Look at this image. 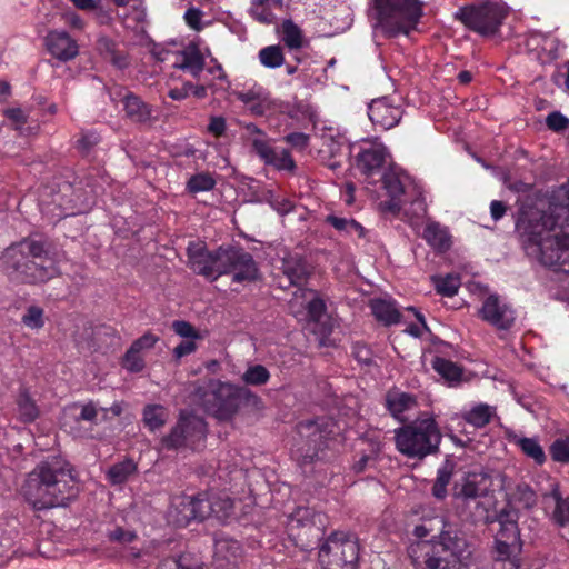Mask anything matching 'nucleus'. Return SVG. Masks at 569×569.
I'll return each mask as SVG.
<instances>
[{
  "mask_svg": "<svg viewBox=\"0 0 569 569\" xmlns=\"http://www.w3.org/2000/svg\"><path fill=\"white\" fill-rule=\"evenodd\" d=\"M516 226L529 256L556 271L569 272V234L557 228L551 213L523 209Z\"/></svg>",
  "mask_w": 569,
  "mask_h": 569,
  "instance_id": "obj_1",
  "label": "nucleus"
},
{
  "mask_svg": "<svg viewBox=\"0 0 569 569\" xmlns=\"http://www.w3.org/2000/svg\"><path fill=\"white\" fill-rule=\"evenodd\" d=\"M78 492L73 468L61 458H52L38 465L23 486L26 499L37 510L67 506Z\"/></svg>",
  "mask_w": 569,
  "mask_h": 569,
  "instance_id": "obj_2",
  "label": "nucleus"
},
{
  "mask_svg": "<svg viewBox=\"0 0 569 569\" xmlns=\"http://www.w3.org/2000/svg\"><path fill=\"white\" fill-rule=\"evenodd\" d=\"M7 268L26 282H43L58 273L56 262L49 257L44 243L23 240L9 247L3 256Z\"/></svg>",
  "mask_w": 569,
  "mask_h": 569,
  "instance_id": "obj_3",
  "label": "nucleus"
},
{
  "mask_svg": "<svg viewBox=\"0 0 569 569\" xmlns=\"http://www.w3.org/2000/svg\"><path fill=\"white\" fill-rule=\"evenodd\" d=\"M373 4L378 13L376 28L387 37L408 34L422 16L419 0H373Z\"/></svg>",
  "mask_w": 569,
  "mask_h": 569,
  "instance_id": "obj_4",
  "label": "nucleus"
},
{
  "mask_svg": "<svg viewBox=\"0 0 569 569\" xmlns=\"http://www.w3.org/2000/svg\"><path fill=\"white\" fill-rule=\"evenodd\" d=\"M440 440V431L432 418L416 420L396 431L397 449L410 458H422L435 452Z\"/></svg>",
  "mask_w": 569,
  "mask_h": 569,
  "instance_id": "obj_5",
  "label": "nucleus"
},
{
  "mask_svg": "<svg viewBox=\"0 0 569 569\" xmlns=\"http://www.w3.org/2000/svg\"><path fill=\"white\" fill-rule=\"evenodd\" d=\"M200 403L207 412L220 420L232 418L240 405V387L229 382L210 379L197 389Z\"/></svg>",
  "mask_w": 569,
  "mask_h": 569,
  "instance_id": "obj_6",
  "label": "nucleus"
},
{
  "mask_svg": "<svg viewBox=\"0 0 569 569\" xmlns=\"http://www.w3.org/2000/svg\"><path fill=\"white\" fill-rule=\"evenodd\" d=\"M358 556L357 541L343 532L331 533L318 553L322 569H357Z\"/></svg>",
  "mask_w": 569,
  "mask_h": 569,
  "instance_id": "obj_7",
  "label": "nucleus"
},
{
  "mask_svg": "<svg viewBox=\"0 0 569 569\" xmlns=\"http://www.w3.org/2000/svg\"><path fill=\"white\" fill-rule=\"evenodd\" d=\"M204 437V421L198 416L181 413L177 425L161 439L160 448L166 450L194 448Z\"/></svg>",
  "mask_w": 569,
  "mask_h": 569,
  "instance_id": "obj_8",
  "label": "nucleus"
},
{
  "mask_svg": "<svg viewBox=\"0 0 569 569\" xmlns=\"http://www.w3.org/2000/svg\"><path fill=\"white\" fill-rule=\"evenodd\" d=\"M458 14L467 28L482 36L495 34L506 18L505 10L495 3L463 8Z\"/></svg>",
  "mask_w": 569,
  "mask_h": 569,
  "instance_id": "obj_9",
  "label": "nucleus"
},
{
  "mask_svg": "<svg viewBox=\"0 0 569 569\" xmlns=\"http://www.w3.org/2000/svg\"><path fill=\"white\" fill-rule=\"evenodd\" d=\"M208 510V506L201 503L200 493L198 496L179 495L171 499L167 519L176 527H187L192 520H204Z\"/></svg>",
  "mask_w": 569,
  "mask_h": 569,
  "instance_id": "obj_10",
  "label": "nucleus"
},
{
  "mask_svg": "<svg viewBox=\"0 0 569 569\" xmlns=\"http://www.w3.org/2000/svg\"><path fill=\"white\" fill-rule=\"evenodd\" d=\"M498 476V473L483 468L469 471L455 485V496L463 500H475L487 496L491 490L493 479Z\"/></svg>",
  "mask_w": 569,
  "mask_h": 569,
  "instance_id": "obj_11",
  "label": "nucleus"
},
{
  "mask_svg": "<svg viewBox=\"0 0 569 569\" xmlns=\"http://www.w3.org/2000/svg\"><path fill=\"white\" fill-rule=\"evenodd\" d=\"M437 523L441 526L438 538L442 552L450 553V561L465 563L472 555L471 547L465 536L456 527L446 523L443 519H438Z\"/></svg>",
  "mask_w": 569,
  "mask_h": 569,
  "instance_id": "obj_12",
  "label": "nucleus"
},
{
  "mask_svg": "<svg viewBox=\"0 0 569 569\" xmlns=\"http://www.w3.org/2000/svg\"><path fill=\"white\" fill-rule=\"evenodd\" d=\"M98 412L97 407L92 402L83 405L73 403L63 411L62 427L74 437H88V430L82 423L96 425Z\"/></svg>",
  "mask_w": 569,
  "mask_h": 569,
  "instance_id": "obj_13",
  "label": "nucleus"
},
{
  "mask_svg": "<svg viewBox=\"0 0 569 569\" xmlns=\"http://www.w3.org/2000/svg\"><path fill=\"white\" fill-rule=\"evenodd\" d=\"M388 152L386 147L373 141H363L356 156V167L367 178L380 173L387 162Z\"/></svg>",
  "mask_w": 569,
  "mask_h": 569,
  "instance_id": "obj_14",
  "label": "nucleus"
},
{
  "mask_svg": "<svg viewBox=\"0 0 569 569\" xmlns=\"http://www.w3.org/2000/svg\"><path fill=\"white\" fill-rule=\"evenodd\" d=\"M479 317L500 330L509 329L516 319L513 309L497 296H489L485 299L479 310Z\"/></svg>",
  "mask_w": 569,
  "mask_h": 569,
  "instance_id": "obj_15",
  "label": "nucleus"
},
{
  "mask_svg": "<svg viewBox=\"0 0 569 569\" xmlns=\"http://www.w3.org/2000/svg\"><path fill=\"white\" fill-rule=\"evenodd\" d=\"M382 183L390 198L389 200L380 203L382 210L393 214L399 213L406 202L403 197L406 196L408 177L390 169L383 173Z\"/></svg>",
  "mask_w": 569,
  "mask_h": 569,
  "instance_id": "obj_16",
  "label": "nucleus"
},
{
  "mask_svg": "<svg viewBox=\"0 0 569 569\" xmlns=\"http://www.w3.org/2000/svg\"><path fill=\"white\" fill-rule=\"evenodd\" d=\"M368 116L375 127L389 130L399 123L402 110L399 106L392 104L387 98H380L371 101Z\"/></svg>",
  "mask_w": 569,
  "mask_h": 569,
  "instance_id": "obj_17",
  "label": "nucleus"
},
{
  "mask_svg": "<svg viewBox=\"0 0 569 569\" xmlns=\"http://www.w3.org/2000/svg\"><path fill=\"white\" fill-rule=\"evenodd\" d=\"M213 543V562L218 568L237 565L243 555L241 543L224 533H218Z\"/></svg>",
  "mask_w": 569,
  "mask_h": 569,
  "instance_id": "obj_18",
  "label": "nucleus"
},
{
  "mask_svg": "<svg viewBox=\"0 0 569 569\" xmlns=\"http://www.w3.org/2000/svg\"><path fill=\"white\" fill-rule=\"evenodd\" d=\"M48 51L60 61H69L77 57L79 47L66 31H50L46 37Z\"/></svg>",
  "mask_w": 569,
  "mask_h": 569,
  "instance_id": "obj_19",
  "label": "nucleus"
},
{
  "mask_svg": "<svg viewBox=\"0 0 569 569\" xmlns=\"http://www.w3.org/2000/svg\"><path fill=\"white\" fill-rule=\"evenodd\" d=\"M411 553L423 552L425 569H467L466 563L450 561L449 557L442 556L437 546L430 547L427 542H419L412 546Z\"/></svg>",
  "mask_w": 569,
  "mask_h": 569,
  "instance_id": "obj_20",
  "label": "nucleus"
},
{
  "mask_svg": "<svg viewBox=\"0 0 569 569\" xmlns=\"http://www.w3.org/2000/svg\"><path fill=\"white\" fill-rule=\"evenodd\" d=\"M189 268L210 280L212 251L207 249L204 242L192 241L187 248Z\"/></svg>",
  "mask_w": 569,
  "mask_h": 569,
  "instance_id": "obj_21",
  "label": "nucleus"
},
{
  "mask_svg": "<svg viewBox=\"0 0 569 569\" xmlns=\"http://www.w3.org/2000/svg\"><path fill=\"white\" fill-rule=\"evenodd\" d=\"M233 253L237 257L232 259L229 271V273L233 276V281L243 282L256 280L258 277V267L252 256L241 248H234Z\"/></svg>",
  "mask_w": 569,
  "mask_h": 569,
  "instance_id": "obj_22",
  "label": "nucleus"
},
{
  "mask_svg": "<svg viewBox=\"0 0 569 569\" xmlns=\"http://www.w3.org/2000/svg\"><path fill=\"white\" fill-rule=\"evenodd\" d=\"M522 542H508L495 539L493 559L502 565V569H520Z\"/></svg>",
  "mask_w": 569,
  "mask_h": 569,
  "instance_id": "obj_23",
  "label": "nucleus"
},
{
  "mask_svg": "<svg viewBox=\"0 0 569 569\" xmlns=\"http://www.w3.org/2000/svg\"><path fill=\"white\" fill-rule=\"evenodd\" d=\"M201 503L208 506L206 519L214 517L218 520L227 519L233 510V501L226 493L204 492L200 493Z\"/></svg>",
  "mask_w": 569,
  "mask_h": 569,
  "instance_id": "obj_24",
  "label": "nucleus"
},
{
  "mask_svg": "<svg viewBox=\"0 0 569 569\" xmlns=\"http://www.w3.org/2000/svg\"><path fill=\"white\" fill-rule=\"evenodd\" d=\"M236 97L256 116H263L273 104L269 96L261 88L236 92Z\"/></svg>",
  "mask_w": 569,
  "mask_h": 569,
  "instance_id": "obj_25",
  "label": "nucleus"
},
{
  "mask_svg": "<svg viewBox=\"0 0 569 569\" xmlns=\"http://www.w3.org/2000/svg\"><path fill=\"white\" fill-rule=\"evenodd\" d=\"M325 222L347 237L365 239L368 233V230L361 223L350 217L331 213L325 218Z\"/></svg>",
  "mask_w": 569,
  "mask_h": 569,
  "instance_id": "obj_26",
  "label": "nucleus"
},
{
  "mask_svg": "<svg viewBox=\"0 0 569 569\" xmlns=\"http://www.w3.org/2000/svg\"><path fill=\"white\" fill-rule=\"evenodd\" d=\"M422 237L427 243L438 252L448 251L452 244L448 229L438 222L427 223Z\"/></svg>",
  "mask_w": 569,
  "mask_h": 569,
  "instance_id": "obj_27",
  "label": "nucleus"
},
{
  "mask_svg": "<svg viewBox=\"0 0 569 569\" xmlns=\"http://www.w3.org/2000/svg\"><path fill=\"white\" fill-rule=\"evenodd\" d=\"M122 103L127 116L131 120L141 123H147L153 120L151 107L133 93L127 92L123 96Z\"/></svg>",
  "mask_w": 569,
  "mask_h": 569,
  "instance_id": "obj_28",
  "label": "nucleus"
},
{
  "mask_svg": "<svg viewBox=\"0 0 569 569\" xmlns=\"http://www.w3.org/2000/svg\"><path fill=\"white\" fill-rule=\"evenodd\" d=\"M386 405L395 418L403 420V413L415 409L417 407V400L409 393L392 390L386 396Z\"/></svg>",
  "mask_w": 569,
  "mask_h": 569,
  "instance_id": "obj_29",
  "label": "nucleus"
},
{
  "mask_svg": "<svg viewBox=\"0 0 569 569\" xmlns=\"http://www.w3.org/2000/svg\"><path fill=\"white\" fill-rule=\"evenodd\" d=\"M282 6V0H252L250 14L261 23L271 24L276 21V11H280Z\"/></svg>",
  "mask_w": 569,
  "mask_h": 569,
  "instance_id": "obj_30",
  "label": "nucleus"
},
{
  "mask_svg": "<svg viewBox=\"0 0 569 569\" xmlns=\"http://www.w3.org/2000/svg\"><path fill=\"white\" fill-rule=\"evenodd\" d=\"M174 66L179 69L188 71L193 77H199L204 67V59L196 47H188L179 57Z\"/></svg>",
  "mask_w": 569,
  "mask_h": 569,
  "instance_id": "obj_31",
  "label": "nucleus"
},
{
  "mask_svg": "<svg viewBox=\"0 0 569 569\" xmlns=\"http://www.w3.org/2000/svg\"><path fill=\"white\" fill-rule=\"evenodd\" d=\"M498 522L500 528L495 539L508 542H522L513 511H501L498 516Z\"/></svg>",
  "mask_w": 569,
  "mask_h": 569,
  "instance_id": "obj_32",
  "label": "nucleus"
},
{
  "mask_svg": "<svg viewBox=\"0 0 569 569\" xmlns=\"http://www.w3.org/2000/svg\"><path fill=\"white\" fill-rule=\"evenodd\" d=\"M236 247H220L219 249L212 251V262L210 272V280L214 281L222 274H228L230 271V266L234 256Z\"/></svg>",
  "mask_w": 569,
  "mask_h": 569,
  "instance_id": "obj_33",
  "label": "nucleus"
},
{
  "mask_svg": "<svg viewBox=\"0 0 569 569\" xmlns=\"http://www.w3.org/2000/svg\"><path fill=\"white\" fill-rule=\"evenodd\" d=\"M283 273L292 284L302 283L309 276V268L306 261L299 256H290L283 260Z\"/></svg>",
  "mask_w": 569,
  "mask_h": 569,
  "instance_id": "obj_34",
  "label": "nucleus"
},
{
  "mask_svg": "<svg viewBox=\"0 0 569 569\" xmlns=\"http://www.w3.org/2000/svg\"><path fill=\"white\" fill-rule=\"evenodd\" d=\"M370 308L376 319L386 326L397 323L400 320V312L392 301L376 299L371 301Z\"/></svg>",
  "mask_w": 569,
  "mask_h": 569,
  "instance_id": "obj_35",
  "label": "nucleus"
},
{
  "mask_svg": "<svg viewBox=\"0 0 569 569\" xmlns=\"http://www.w3.org/2000/svg\"><path fill=\"white\" fill-rule=\"evenodd\" d=\"M137 463L131 459H126L121 462L111 466L107 472L108 481L113 485H122L137 472Z\"/></svg>",
  "mask_w": 569,
  "mask_h": 569,
  "instance_id": "obj_36",
  "label": "nucleus"
},
{
  "mask_svg": "<svg viewBox=\"0 0 569 569\" xmlns=\"http://www.w3.org/2000/svg\"><path fill=\"white\" fill-rule=\"evenodd\" d=\"M496 415V408L487 403H479L463 413V419L476 428L488 425Z\"/></svg>",
  "mask_w": 569,
  "mask_h": 569,
  "instance_id": "obj_37",
  "label": "nucleus"
},
{
  "mask_svg": "<svg viewBox=\"0 0 569 569\" xmlns=\"http://www.w3.org/2000/svg\"><path fill=\"white\" fill-rule=\"evenodd\" d=\"M549 496L556 502L553 510L555 521L561 527L569 526V498L563 499L561 497L558 482H551Z\"/></svg>",
  "mask_w": 569,
  "mask_h": 569,
  "instance_id": "obj_38",
  "label": "nucleus"
},
{
  "mask_svg": "<svg viewBox=\"0 0 569 569\" xmlns=\"http://www.w3.org/2000/svg\"><path fill=\"white\" fill-rule=\"evenodd\" d=\"M19 419L26 423L33 422L39 417V408L27 390H21L17 398Z\"/></svg>",
  "mask_w": 569,
  "mask_h": 569,
  "instance_id": "obj_39",
  "label": "nucleus"
},
{
  "mask_svg": "<svg viewBox=\"0 0 569 569\" xmlns=\"http://www.w3.org/2000/svg\"><path fill=\"white\" fill-rule=\"evenodd\" d=\"M301 297L307 300V316L310 321L320 322L326 316V303L313 291L299 290Z\"/></svg>",
  "mask_w": 569,
  "mask_h": 569,
  "instance_id": "obj_40",
  "label": "nucleus"
},
{
  "mask_svg": "<svg viewBox=\"0 0 569 569\" xmlns=\"http://www.w3.org/2000/svg\"><path fill=\"white\" fill-rule=\"evenodd\" d=\"M431 365L435 371L449 382L458 381L461 378L462 371L460 367L450 360L433 357Z\"/></svg>",
  "mask_w": 569,
  "mask_h": 569,
  "instance_id": "obj_41",
  "label": "nucleus"
},
{
  "mask_svg": "<svg viewBox=\"0 0 569 569\" xmlns=\"http://www.w3.org/2000/svg\"><path fill=\"white\" fill-rule=\"evenodd\" d=\"M282 41L290 49H300L303 44L301 29L291 20L282 23Z\"/></svg>",
  "mask_w": 569,
  "mask_h": 569,
  "instance_id": "obj_42",
  "label": "nucleus"
},
{
  "mask_svg": "<svg viewBox=\"0 0 569 569\" xmlns=\"http://www.w3.org/2000/svg\"><path fill=\"white\" fill-rule=\"evenodd\" d=\"M516 443L525 455L532 458L538 465H542L546 461L545 451L535 438H517Z\"/></svg>",
  "mask_w": 569,
  "mask_h": 569,
  "instance_id": "obj_43",
  "label": "nucleus"
},
{
  "mask_svg": "<svg viewBox=\"0 0 569 569\" xmlns=\"http://www.w3.org/2000/svg\"><path fill=\"white\" fill-rule=\"evenodd\" d=\"M259 60L267 68H278L282 66L284 56L279 46H268L259 51Z\"/></svg>",
  "mask_w": 569,
  "mask_h": 569,
  "instance_id": "obj_44",
  "label": "nucleus"
},
{
  "mask_svg": "<svg viewBox=\"0 0 569 569\" xmlns=\"http://www.w3.org/2000/svg\"><path fill=\"white\" fill-rule=\"evenodd\" d=\"M270 379V372L262 365L250 366L242 375V381L251 386L266 385Z\"/></svg>",
  "mask_w": 569,
  "mask_h": 569,
  "instance_id": "obj_45",
  "label": "nucleus"
},
{
  "mask_svg": "<svg viewBox=\"0 0 569 569\" xmlns=\"http://www.w3.org/2000/svg\"><path fill=\"white\" fill-rule=\"evenodd\" d=\"M438 293L446 297H453L460 287V278L457 274H447L433 279Z\"/></svg>",
  "mask_w": 569,
  "mask_h": 569,
  "instance_id": "obj_46",
  "label": "nucleus"
},
{
  "mask_svg": "<svg viewBox=\"0 0 569 569\" xmlns=\"http://www.w3.org/2000/svg\"><path fill=\"white\" fill-rule=\"evenodd\" d=\"M167 419V411L162 406H148L143 412L144 423L150 430H156L164 425Z\"/></svg>",
  "mask_w": 569,
  "mask_h": 569,
  "instance_id": "obj_47",
  "label": "nucleus"
},
{
  "mask_svg": "<svg viewBox=\"0 0 569 569\" xmlns=\"http://www.w3.org/2000/svg\"><path fill=\"white\" fill-rule=\"evenodd\" d=\"M214 186L216 180L210 173L207 172L192 176L187 183L188 190L192 193L212 190Z\"/></svg>",
  "mask_w": 569,
  "mask_h": 569,
  "instance_id": "obj_48",
  "label": "nucleus"
},
{
  "mask_svg": "<svg viewBox=\"0 0 569 569\" xmlns=\"http://www.w3.org/2000/svg\"><path fill=\"white\" fill-rule=\"evenodd\" d=\"M22 323L32 330H40L44 326V311L38 306H30L21 318Z\"/></svg>",
  "mask_w": 569,
  "mask_h": 569,
  "instance_id": "obj_49",
  "label": "nucleus"
},
{
  "mask_svg": "<svg viewBox=\"0 0 569 569\" xmlns=\"http://www.w3.org/2000/svg\"><path fill=\"white\" fill-rule=\"evenodd\" d=\"M122 367L130 372H140L144 369V356L137 352L131 346L122 358Z\"/></svg>",
  "mask_w": 569,
  "mask_h": 569,
  "instance_id": "obj_50",
  "label": "nucleus"
},
{
  "mask_svg": "<svg viewBox=\"0 0 569 569\" xmlns=\"http://www.w3.org/2000/svg\"><path fill=\"white\" fill-rule=\"evenodd\" d=\"M451 470L448 467H443L438 470L437 479L432 487V493L436 498L442 499L447 496V486L451 480Z\"/></svg>",
  "mask_w": 569,
  "mask_h": 569,
  "instance_id": "obj_51",
  "label": "nucleus"
},
{
  "mask_svg": "<svg viewBox=\"0 0 569 569\" xmlns=\"http://www.w3.org/2000/svg\"><path fill=\"white\" fill-rule=\"evenodd\" d=\"M268 164L273 166L278 170L292 171L296 168V163L290 152L284 149L280 151L276 150Z\"/></svg>",
  "mask_w": 569,
  "mask_h": 569,
  "instance_id": "obj_52",
  "label": "nucleus"
},
{
  "mask_svg": "<svg viewBox=\"0 0 569 569\" xmlns=\"http://www.w3.org/2000/svg\"><path fill=\"white\" fill-rule=\"evenodd\" d=\"M550 455L555 461L569 462V438L555 440L550 447Z\"/></svg>",
  "mask_w": 569,
  "mask_h": 569,
  "instance_id": "obj_53",
  "label": "nucleus"
},
{
  "mask_svg": "<svg viewBox=\"0 0 569 569\" xmlns=\"http://www.w3.org/2000/svg\"><path fill=\"white\" fill-rule=\"evenodd\" d=\"M172 330L180 337L199 340L202 339L203 336L199 333V331L188 321L184 320H176L172 322Z\"/></svg>",
  "mask_w": 569,
  "mask_h": 569,
  "instance_id": "obj_54",
  "label": "nucleus"
},
{
  "mask_svg": "<svg viewBox=\"0 0 569 569\" xmlns=\"http://www.w3.org/2000/svg\"><path fill=\"white\" fill-rule=\"evenodd\" d=\"M159 340V336L152 333L151 331H147L141 337L136 339L131 343V347L134 348L137 352L144 356V352L151 350Z\"/></svg>",
  "mask_w": 569,
  "mask_h": 569,
  "instance_id": "obj_55",
  "label": "nucleus"
},
{
  "mask_svg": "<svg viewBox=\"0 0 569 569\" xmlns=\"http://www.w3.org/2000/svg\"><path fill=\"white\" fill-rule=\"evenodd\" d=\"M547 127L555 131L561 132L569 127V119L559 111L550 112L546 118Z\"/></svg>",
  "mask_w": 569,
  "mask_h": 569,
  "instance_id": "obj_56",
  "label": "nucleus"
},
{
  "mask_svg": "<svg viewBox=\"0 0 569 569\" xmlns=\"http://www.w3.org/2000/svg\"><path fill=\"white\" fill-rule=\"evenodd\" d=\"M76 8L82 11H92L102 21L104 11L100 6L101 0H70Z\"/></svg>",
  "mask_w": 569,
  "mask_h": 569,
  "instance_id": "obj_57",
  "label": "nucleus"
},
{
  "mask_svg": "<svg viewBox=\"0 0 569 569\" xmlns=\"http://www.w3.org/2000/svg\"><path fill=\"white\" fill-rule=\"evenodd\" d=\"M252 147L254 152L263 160L267 164L273 157L276 149H273L266 139L254 138L252 140Z\"/></svg>",
  "mask_w": 569,
  "mask_h": 569,
  "instance_id": "obj_58",
  "label": "nucleus"
},
{
  "mask_svg": "<svg viewBox=\"0 0 569 569\" xmlns=\"http://www.w3.org/2000/svg\"><path fill=\"white\" fill-rule=\"evenodd\" d=\"M252 147L254 152L263 160L267 164L273 157L276 149H273L266 139L254 138L252 140Z\"/></svg>",
  "mask_w": 569,
  "mask_h": 569,
  "instance_id": "obj_59",
  "label": "nucleus"
},
{
  "mask_svg": "<svg viewBox=\"0 0 569 569\" xmlns=\"http://www.w3.org/2000/svg\"><path fill=\"white\" fill-rule=\"evenodd\" d=\"M108 538L111 541L126 545V543H130V542L134 541L137 539V533L132 530L117 527L113 530L109 531Z\"/></svg>",
  "mask_w": 569,
  "mask_h": 569,
  "instance_id": "obj_60",
  "label": "nucleus"
},
{
  "mask_svg": "<svg viewBox=\"0 0 569 569\" xmlns=\"http://www.w3.org/2000/svg\"><path fill=\"white\" fill-rule=\"evenodd\" d=\"M316 515L308 508H299L291 517L290 525L291 527L297 523V526L301 525L302 527L308 526L309 523H315Z\"/></svg>",
  "mask_w": 569,
  "mask_h": 569,
  "instance_id": "obj_61",
  "label": "nucleus"
},
{
  "mask_svg": "<svg viewBox=\"0 0 569 569\" xmlns=\"http://www.w3.org/2000/svg\"><path fill=\"white\" fill-rule=\"evenodd\" d=\"M283 140L297 150H305L309 144V136L302 132L289 133Z\"/></svg>",
  "mask_w": 569,
  "mask_h": 569,
  "instance_id": "obj_62",
  "label": "nucleus"
},
{
  "mask_svg": "<svg viewBox=\"0 0 569 569\" xmlns=\"http://www.w3.org/2000/svg\"><path fill=\"white\" fill-rule=\"evenodd\" d=\"M240 393L241 403L244 402L246 405L251 406L258 411L264 408L262 399L256 393L251 392L249 389L240 387Z\"/></svg>",
  "mask_w": 569,
  "mask_h": 569,
  "instance_id": "obj_63",
  "label": "nucleus"
},
{
  "mask_svg": "<svg viewBox=\"0 0 569 569\" xmlns=\"http://www.w3.org/2000/svg\"><path fill=\"white\" fill-rule=\"evenodd\" d=\"M202 12L197 8H189L184 13L186 23L193 30L199 31L202 29L201 24Z\"/></svg>",
  "mask_w": 569,
  "mask_h": 569,
  "instance_id": "obj_64",
  "label": "nucleus"
}]
</instances>
